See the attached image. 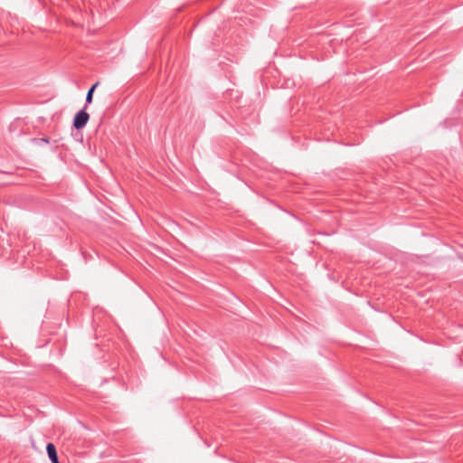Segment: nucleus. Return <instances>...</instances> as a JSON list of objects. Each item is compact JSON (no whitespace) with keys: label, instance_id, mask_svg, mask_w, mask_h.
I'll return each instance as SVG.
<instances>
[{"label":"nucleus","instance_id":"7ed1b4c3","mask_svg":"<svg viewBox=\"0 0 463 463\" xmlns=\"http://www.w3.org/2000/svg\"><path fill=\"white\" fill-rule=\"evenodd\" d=\"M98 82H96L95 84H93L90 89L88 90L87 92V95H86V104L85 106H88V104L91 103L92 102V98H93V92L95 90V89L97 88L98 86Z\"/></svg>","mask_w":463,"mask_h":463},{"label":"nucleus","instance_id":"f257e3e1","mask_svg":"<svg viewBox=\"0 0 463 463\" xmlns=\"http://www.w3.org/2000/svg\"><path fill=\"white\" fill-rule=\"evenodd\" d=\"M87 106L76 113L73 118V127L76 129L83 128L90 119L89 113L86 112Z\"/></svg>","mask_w":463,"mask_h":463},{"label":"nucleus","instance_id":"f03ea898","mask_svg":"<svg viewBox=\"0 0 463 463\" xmlns=\"http://www.w3.org/2000/svg\"><path fill=\"white\" fill-rule=\"evenodd\" d=\"M46 451L52 463H59V458L56 451V448L52 443H48L46 446Z\"/></svg>","mask_w":463,"mask_h":463}]
</instances>
